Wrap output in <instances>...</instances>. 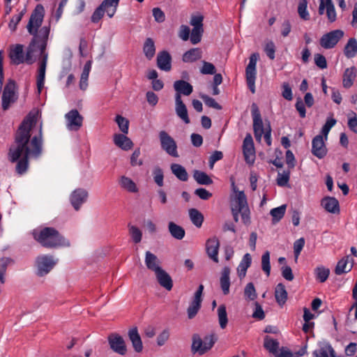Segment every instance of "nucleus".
I'll return each mask as SVG.
<instances>
[{
  "mask_svg": "<svg viewBox=\"0 0 357 357\" xmlns=\"http://www.w3.org/2000/svg\"><path fill=\"white\" fill-rule=\"evenodd\" d=\"M66 126L69 131L79 130L83 124V116L74 109L65 114Z\"/></svg>",
  "mask_w": 357,
  "mask_h": 357,
  "instance_id": "11",
  "label": "nucleus"
},
{
  "mask_svg": "<svg viewBox=\"0 0 357 357\" xmlns=\"http://www.w3.org/2000/svg\"><path fill=\"white\" fill-rule=\"evenodd\" d=\"M159 139L162 149L169 155L174 158L179 156L176 142L166 131L161 130L159 132Z\"/></svg>",
  "mask_w": 357,
  "mask_h": 357,
  "instance_id": "8",
  "label": "nucleus"
},
{
  "mask_svg": "<svg viewBox=\"0 0 357 357\" xmlns=\"http://www.w3.org/2000/svg\"><path fill=\"white\" fill-rule=\"evenodd\" d=\"M344 31L340 29L331 31L324 34L320 38V45L324 49L333 48L344 36Z\"/></svg>",
  "mask_w": 357,
  "mask_h": 357,
  "instance_id": "10",
  "label": "nucleus"
},
{
  "mask_svg": "<svg viewBox=\"0 0 357 357\" xmlns=\"http://www.w3.org/2000/svg\"><path fill=\"white\" fill-rule=\"evenodd\" d=\"M153 16L155 22L162 23L165 20V13L160 8H154L152 10Z\"/></svg>",
  "mask_w": 357,
  "mask_h": 357,
  "instance_id": "64",
  "label": "nucleus"
},
{
  "mask_svg": "<svg viewBox=\"0 0 357 357\" xmlns=\"http://www.w3.org/2000/svg\"><path fill=\"white\" fill-rule=\"evenodd\" d=\"M325 138L318 135L312 141V153L319 159L324 158L327 154V148L325 144Z\"/></svg>",
  "mask_w": 357,
  "mask_h": 357,
  "instance_id": "15",
  "label": "nucleus"
},
{
  "mask_svg": "<svg viewBox=\"0 0 357 357\" xmlns=\"http://www.w3.org/2000/svg\"><path fill=\"white\" fill-rule=\"evenodd\" d=\"M57 261L52 256L41 255L36 259V274L40 277L47 275L56 265Z\"/></svg>",
  "mask_w": 357,
  "mask_h": 357,
  "instance_id": "9",
  "label": "nucleus"
},
{
  "mask_svg": "<svg viewBox=\"0 0 357 357\" xmlns=\"http://www.w3.org/2000/svg\"><path fill=\"white\" fill-rule=\"evenodd\" d=\"M204 290V286L200 284L195 293L193 299L187 309L188 317L190 319H193L199 312L202 301V296Z\"/></svg>",
  "mask_w": 357,
  "mask_h": 357,
  "instance_id": "14",
  "label": "nucleus"
},
{
  "mask_svg": "<svg viewBox=\"0 0 357 357\" xmlns=\"http://www.w3.org/2000/svg\"><path fill=\"white\" fill-rule=\"evenodd\" d=\"M316 279L320 282H324L328 278L330 270L323 266H317L314 269Z\"/></svg>",
  "mask_w": 357,
  "mask_h": 357,
  "instance_id": "47",
  "label": "nucleus"
},
{
  "mask_svg": "<svg viewBox=\"0 0 357 357\" xmlns=\"http://www.w3.org/2000/svg\"><path fill=\"white\" fill-rule=\"evenodd\" d=\"M9 57L11 63L15 65H19L26 61V56L24 54V46L20 44L10 47Z\"/></svg>",
  "mask_w": 357,
  "mask_h": 357,
  "instance_id": "19",
  "label": "nucleus"
},
{
  "mask_svg": "<svg viewBox=\"0 0 357 357\" xmlns=\"http://www.w3.org/2000/svg\"><path fill=\"white\" fill-rule=\"evenodd\" d=\"M349 256H347L340 259L335 267V272L337 275H341L344 273L350 271L352 268V264H349Z\"/></svg>",
  "mask_w": 357,
  "mask_h": 357,
  "instance_id": "40",
  "label": "nucleus"
},
{
  "mask_svg": "<svg viewBox=\"0 0 357 357\" xmlns=\"http://www.w3.org/2000/svg\"><path fill=\"white\" fill-rule=\"evenodd\" d=\"M204 29H192L190 34V41L193 45L199 43L202 40Z\"/></svg>",
  "mask_w": 357,
  "mask_h": 357,
  "instance_id": "59",
  "label": "nucleus"
},
{
  "mask_svg": "<svg viewBox=\"0 0 357 357\" xmlns=\"http://www.w3.org/2000/svg\"><path fill=\"white\" fill-rule=\"evenodd\" d=\"M321 206L328 213L338 214L340 204L338 200L333 197H325L321 201Z\"/></svg>",
  "mask_w": 357,
  "mask_h": 357,
  "instance_id": "22",
  "label": "nucleus"
},
{
  "mask_svg": "<svg viewBox=\"0 0 357 357\" xmlns=\"http://www.w3.org/2000/svg\"><path fill=\"white\" fill-rule=\"evenodd\" d=\"M168 229L172 236L176 239L181 240L185 236L184 229L173 222H169Z\"/></svg>",
  "mask_w": 357,
  "mask_h": 357,
  "instance_id": "38",
  "label": "nucleus"
},
{
  "mask_svg": "<svg viewBox=\"0 0 357 357\" xmlns=\"http://www.w3.org/2000/svg\"><path fill=\"white\" fill-rule=\"evenodd\" d=\"M233 193L230 196L231 211H240L242 222L245 225L250 223V211L248 207L247 197L243 191L238 190L234 182L231 183Z\"/></svg>",
  "mask_w": 357,
  "mask_h": 357,
  "instance_id": "4",
  "label": "nucleus"
},
{
  "mask_svg": "<svg viewBox=\"0 0 357 357\" xmlns=\"http://www.w3.org/2000/svg\"><path fill=\"white\" fill-rule=\"evenodd\" d=\"M91 69V61H88L84 66L79 83V89L82 91H85L88 87V80Z\"/></svg>",
  "mask_w": 357,
  "mask_h": 357,
  "instance_id": "33",
  "label": "nucleus"
},
{
  "mask_svg": "<svg viewBox=\"0 0 357 357\" xmlns=\"http://www.w3.org/2000/svg\"><path fill=\"white\" fill-rule=\"evenodd\" d=\"M244 295L250 301H254L257 298V292L253 283L249 282L245 287Z\"/></svg>",
  "mask_w": 357,
  "mask_h": 357,
  "instance_id": "53",
  "label": "nucleus"
},
{
  "mask_svg": "<svg viewBox=\"0 0 357 357\" xmlns=\"http://www.w3.org/2000/svg\"><path fill=\"white\" fill-rule=\"evenodd\" d=\"M218 322L222 329L226 328L228 323L227 313L225 305H220L217 310Z\"/></svg>",
  "mask_w": 357,
  "mask_h": 357,
  "instance_id": "45",
  "label": "nucleus"
},
{
  "mask_svg": "<svg viewBox=\"0 0 357 357\" xmlns=\"http://www.w3.org/2000/svg\"><path fill=\"white\" fill-rule=\"evenodd\" d=\"M170 333L169 329L163 330L157 337V344L160 347L163 346L169 340Z\"/></svg>",
  "mask_w": 357,
  "mask_h": 357,
  "instance_id": "62",
  "label": "nucleus"
},
{
  "mask_svg": "<svg viewBox=\"0 0 357 357\" xmlns=\"http://www.w3.org/2000/svg\"><path fill=\"white\" fill-rule=\"evenodd\" d=\"M45 16V8L43 5L38 4L31 14L29 20L26 25L29 33L33 36L26 53V62L29 64L33 63L38 55L42 56L39 63L38 73L37 76V90L40 94L44 87L45 70L47 63L48 54L45 52L46 40L50 33V27L43 26L38 31L41 26Z\"/></svg>",
  "mask_w": 357,
  "mask_h": 357,
  "instance_id": "2",
  "label": "nucleus"
},
{
  "mask_svg": "<svg viewBox=\"0 0 357 357\" xmlns=\"http://www.w3.org/2000/svg\"><path fill=\"white\" fill-rule=\"evenodd\" d=\"M26 12V9H23L18 14L12 17L8 24V28L11 31H15L17 29L18 23L22 20L23 15Z\"/></svg>",
  "mask_w": 357,
  "mask_h": 357,
  "instance_id": "50",
  "label": "nucleus"
},
{
  "mask_svg": "<svg viewBox=\"0 0 357 357\" xmlns=\"http://www.w3.org/2000/svg\"><path fill=\"white\" fill-rule=\"evenodd\" d=\"M357 70L354 66L347 68L343 73L342 85L344 88L351 87L356 77Z\"/></svg>",
  "mask_w": 357,
  "mask_h": 357,
  "instance_id": "30",
  "label": "nucleus"
},
{
  "mask_svg": "<svg viewBox=\"0 0 357 357\" xmlns=\"http://www.w3.org/2000/svg\"><path fill=\"white\" fill-rule=\"evenodd\" d=\"M307 0H300L298 6V13L300 17L304 20L310 19V14L307 10Z\"/></svg>",
  "mask_w": 357,
  "mask_h": 357,
  "instance_id": "49",
  "label": "nucleus"
},
{
  "mask_svg": "<svg viewBox=\"0 0 357 357\" xmlns=\"http://www.w3.org/2000/svg\"><path fill=\"white\" fill-rule=\"evenodd\" d=\"M108 342L110 348L116 354L125 355L127 348L123 338L116 333H112L108 337Z\"/></svg>",
  "mask_w": 357,
  "mask_h": 357,
  "instance_id": "17",
  "label": "nucleus"
},
{
  "mask_svg": "<svg viewBox=\"0 0 357 357\" xmlns=\"http://www.w3.org/2000/svg\"><path fill=\"white\" fill-rule=\"evenodd\" d=\"M33 238L45 248L69 247L70 241L59 234L52 227H45L41 230L33 231Z\"/></svg>",
  "mask_w": 357,
  "mask_h": 357,
  "instance_id": "3",
  "label": "nucleus"
},
{
  "mask_svg": "<svg viewBox=\"0 0 357 357\" xmlns=\"http://www.w3.org/2000/svg\"><path fill=\"white\" fill-rule=\"evenodd\" d=\"M193 177L200 185H210L213 183L212 179L205 172L199 170L193 172Z\"/></svg>",
  "mask_w": 357,
  "mask_h": 357,
  "instance_id": "44",
  "label": "nucleus"
},
{
  "mask_svg": "<svg viewBox=\"0 0 357 357\" xmlns=\"http://www.w3.org/2000/svg\"><path fill=\"white\" fill-rule=\"evenodd\" d=\"M157 66L159 69L168 72L172 68V56L167 51H162L157 56Z\"/></svg>",
  "mask_w": 357,
  "mask_h": 357,
  "instance_id": "24",
  "label": "nucleus"
},
{
  "mask_svg": "<svg viewBox=\"0 0 357 357\" xmlns=\"http://www.w3.org/2000/svg\"><path fill=\"white\" fill-rule=\"evenodd\" d=\"M261 268L267 276L270 275L271 264H270V252L266 251L261 256Z\"/></svg>",
  "mask_w": 357,
  "mask_h": 357,
  "instance_id": "51",
  "label": "nucleus"
},
{
  "mask_svg": "<svg viewBox=\"0 0 357 357\" xmlns=\"http://www.w3.org/2000/svg\"><path fill=\"white\" fill-rule=\"evenodd\" d=\"M157 281L161 287L170 291L173 287V281L170 275L162 268L155 273Z\"/></svg>",
  "mask_w": 357,
  "mask_h": 357,
  "instance_id": "25",
  "label": "nucleus"
},
{
  "mask_svg": "<svg viewBox=\"0 0 357 357\" xmlns=\"http://www.w3.org/2000/svg\"><path fill=\"white\" fill-rule=\"evenodd\" d=\"M251 112L253 119V129L255 137L257 140L260 141L263 134L264 133V132H266V130L264 128L262 119L257 104H252Z\"/></svg>",
  "mask_w": 357,
  "mask_h": 357,
  "instance_id": "12",
  "label": "nucleus"
},
{
  "mask_svg": "<svg viewBox=\"0 0 357 357\" xmlns=\"http://www.w3.org/2000/svg\"><path fill=\"white\" fill-rule=\"evenodd\" d=\"M189 217L192 224L199 228L202 227L204 221V215L196 208L189 210Z\"/></svg>",
  "mask_w": 357,
  "mask_h": 357,
  "instance_id": "42",
  "label": "nucleus"
},
{
  "mask_svg": "<svg viewBox=\"0 0 357 357\" xmlns=\"http://www.w3.org/2000/svg\"><path fill=\"white\" fill-rule=\"evenodd\" d=\"M217 337L214 333L206 335L202 340L199 335L192 336V342L191 346L192 353L199 355H203L210 350L217 341Z\"/></svg>",
  "mask_w": 357,
  "mask_h": 357,
  "instance_id": "5",
  "label": "nucleus"
},
{
  "mask_svg": "<svg viewBox=\"0 0 357 357\" xmlns=\"http://www.w3.org/2000/svg\"><path fill=\"white\" fill-rule=\"evenodd\" d=\"M88 195V192L83 188H77L70 194V201L75 210H79L81 206L86 202Z\"/></svg>",
  "mask_w": 357,
  "mask_h": 357,
  "instance_id": "18",
  "label": "nucleus"
},
{
  "mask_svg": "<svg viewBox=\"0 0 357 357\" xmlns=\"http://www.w3.org/2000/svg\"><path fill=\"white\" fill-rule=\"evenodd\" d=\"M128 337L132 342L134 350L137 353L141 352L143 349V344L137 327L129 330Z\"/></svg>",
  "mask_w": 357,
  "mask_h": 357,
  "instance_id": "29",
  "label": "nucleus"
},
{
  "mask_svg": "<svg viewBox=\"0 0 357 357\" xmlns=\"http://www.w3.org/2000/svg\"><path fill=\"white\" fill-rule=\"evenodd\" d=\"M144 263L146 268L154 273L162 269L160 260L155 254L150 251L145 252Z\"/></svg>",
  "mask_w": 357,
  "mask_h": 357,
  "instance_id": "20",
  "label": "nucleus"
},
{
  "mask_svg": "<svg viewBox=\"0 0 357 357\" xmlns=\"http://www.w3.org/2000/svg\"><path fill=\"white\" fill-rule=\"evenodd\" d=\"M305 245V239L303 238H300L296 240L294 243V254L295 261L296 262L298 257Z\"/></svg>",
  "mask_w": 357,
  "mask_h": 357,
  "instance_id": "57",
  "label": "nucleus"
},
{
  "mask_svg": "<svg viewBox=\"0 0 357 357\" xmlns=\"http://www.w3.org/2000/svg\"><path fill=\"white\" fill-rule=\"evenodd\" d=\"M116 122L119 126V129L123 134L128 132L129 122L128 121L121 115L116 116Z\"/></svg>",
  "mask_w": 357,
  "mask_h": 357,
  "instance_id": "55",
  "label": "nucleus"
},
{
  "mask_svg": "<svg viewBox=\"0 0 357 357\" xmlns=\"http://www.w3.org/2000/svg\"><path fill=\"white\" fill-rule=\"evenodd\" d=\"M143 52L145 56L149 60H151L153 58L155 54V47L154 41L152 38H148L146 39L143 47Z\"/></svg>",
  "mask_w": 357,
  "mask_h": 357,
  "instance_id": "39",
  "label": "nucleus"
},
{
  "mask_svg": "<svg viewBox=\"0 0 357 357\" xmlns=\"http://www.w3.org/2000/svg\"><path fill=\"white\" fill-rule=\"evenodd\" d=\"M175 112L176 115L186 124L190 123V121L188 114V109L183 103L181 97L178 95L175 96Z\"/></svg>",
  "mask_w": 357,
  "mask_h": 357,
  "instance_id": "23",
  "label": "nucleus"
},
{
  "mask_svg": "<svg viewBox=\"0 0 357 357\" xmlns=\"http://www.w3.org/2000/svg\"><path fill=\"white\" fill-rule=\"evenodd\" d=\"M129 234L135 243H139L142 238V231L136 226L128 225Z\"/></svg>",
  "mask_w": 357,
  "mask_h": 357,
  "instance_id": "48",
  "label": "nucleus"
},
{
  "mask_svg": "<svg viewBox=\"0 0 357 357\" xmlns=\"http://www.w3.org/2000/svg\"><path fill=\"white\" fill-rule=\"evenodd\" d=\"M287 209V205L282 204L279 207L271 210L270 215L272 216L273 223L279 222L284 215Z\"/></svg>",
  "mask_w": 357,
  "mask_h": 357,
  "instance_id": "43",
  "label": "nucleus"
},
{
  "mask_svg": "<svg viewBox=\"0 0 357 357\" xmlns=\"http://www.w3.org/2000/svg\"><path fill=\"white\" fill-rule=\"evenodd\" d=\"M314 357H333L335 351L331 345L327 342H321L319 344V348L314 351Z\"/></svg>",
  "mask_w": 357,
  "mask_h": 357,
  "instance_id": "27",
  "label": "nucleus"
},
{
  "mask_svg": "<svg viewBox=\"0 0 357 357\" xmlns=\"http://www.w3.org/2000/svg\"><path fill=\"white\" fill-rule=\"evenodd\" d=\"M200 97L207 106L216 109H222L221 106L215 101L214 98H211L207 95H201Z\"/></svg>",
  "mask_w": 357,
  "mask_h": 357,
  "instance_id": "61",
  "label": "nucleus"
},
{
  "mask_svg": "<svg viewBox=\"0 0 357 357\" xmlns=\"http://www.w3.org/2000/svg\"><path fill=\"white\" fill-rule=\"evenodd\" d=\"M243 152L246 163L252 165L255 160V150L250 135H247L243 140Z\"/></svg>",
  "mask_w": 357,
  "mask_h": 357,
  "instance_id": "16",
  "label": "nucleus"
},
{
  "mask_svg": "<svg viewBox=\"0 0 357 357\" xmlns=\"http://www.w3.org/2000/svg\"><path fill=\"white\" fill-rule=\"evenodd\" d=\"M344 55L350 59L357 54V40L354 38L348 40L344 50Z\"/></svg>",
  "mask_w": 357,
  "mask_h": 357,
  "instance_id": "37",
  "label": "nucleus"
},
{
  "mask_svg": "<svg viewBox=\"0 0 357 357\" xmlns=\"http://www.w3.org/2000/svg\"><path fill=\"white\" fill-rule=\"evenodd\" d=\"M174 89L176 91L175 96L178 95L180 97H181V95L190 96L193 91L192 86L184 80H177L174 82Z\"/></svg>",
  "mask_w": 357,
  "mask_h": 357,
  "instance_id": "26",
  "label": "nucleus"
},
{
  "mask_svg": "<svg viewBox=\"0 0 357 357\" xmlns=\"http://www.w3.org/2000/svg\"><path fill=\"white\" fill-rule=\"evenodd\" d=\"M204 16L201 14L192 15L190 24L193 29H203Z\"/></svg>",
  "mask_w": 357,
  "mask_h": 357,
  "instance_id": "56",
  "label": "nucleus"
},
{
  "mask_svg": "<svg viewBox=\"0 0 357 357\" xmlns=\"http://www.w3.org/2000/svg\"><path fill=\"white\" fill-rule=\"evenodd\" d=\"M17 99L15 95V84L13 80H9L6 84L2 95V108L4 111L7 110L11 103H13Z\"/></svg>",
  "mask_w": 357,
  "mask_h": 357,
  "instance_id": "13",
  "label": "nucleus"
},
{
  "mask_svg": "<svg viewBox=\"0 0 357 357\" xmlns=\"http://www.w3.org/2000/svg\"><path fill=\"white\" fill-rule=\"evenodd\" d=\"M216 72L215 66L207 61H202V67L200 68V73L203 75H214Z\"/></svg>",
  "mask_w": 357,
  "mask_h": 357,
  "instance_id": "58",
  "label": "nucleus"
},
{
  "mask_svg": "<svg viewBox=\"0 0 357 357\" xmlns=\"http://www.w3.org/2000/svg\"><path fill=\"white\" fill-rule=\"evenodd\" d=\"M275 297L277 303L282 306L287 300V292L283 284L279 283L275 289Z\"/></svg>",
  "mask_w": 357,
  "mask_h": 357,
  "instance_id": "36",
  "label": "nucleus"
},
{
  "mask_svg": "<svg viewBox=\"0 0 357 357\" xmlns=\"http://www.w3.org/2000/svg\"><path fill=\"white\" fill-rule=\"evenodd\" d=\"M202 58V51L199 48H192L185 52L182 57L185 63L195 62Z\"/></svg>",
  "mask_w": 357,
  "mask_h": 357,
  "instance_id": "35",
  "label": "nucleus"
},
{
  "mask_svg": "<svg viewBox=\"0 0 357 357\" xmlns=\"http://www.w3.org/2000/svg\"><path fill=\"white\" fill-rule=\"evenodd\" d=\"M220 247V243L216 237L208 238L206 243V252L214 262H218V250Z\"/></svg>",
  "mask_w": 357,
  "mask_h": 357,
  "instance_id": "21",
  "label": "nucleus"
},
{
  "mask_svg": "<svg viewBox=\"0 0 357 357\" xmlns=\"http://www.w3.org/2000/svg\"><path fill=\"white\" fill-rule=\"evenodd\" d=\"M119 2V0H104L93 12L91 21L94 23L99 22L105 13L109 17H112L116 11Z\"/></svg>",
  "mask_w": 357,
  "mask_h": 357,
  "instance_id": "6",
  "label": "nucleus"
},
{
  "mask_svg": "<svg viewBox=\"0 0 357 357\" xmlns=\"http://www.w3.org/2000/svg\"><path fill=\"white\" fill-rule=\"evenodd\" d=\"M289 176L290 173L288 171H284L282 173H278L277 177V184L281 187L287 185L289 181Z\"/></svg>",
  "mask_w": 357,
  "mask_h": 357,
  "instance_id": "60",
  "label": "nucleus"
},
{
  "mask_svg": "<svg viewBox=\"0 0 357 357\" xmlns=\"http://www.w3.org/2000/svg\"><path fill=\"white\" fill-rule=\"evenodd\" d=\"M230 268L227 266L223 268L220 279L221 289L225 295L229 293L230 287Z\"/></svg>",
  "mask_w": 357,
  "mask_h": 357,
  "instance_id": "31",
  "label": "nucleus"
},
{
  "mask_svg": "<svg viewBox=\"0 0 357 357\" xmlns=\"http://www.w3.org/2000/svg\"><path fill=\"white\" fill-rule=\"evenodd\" d=\"M43 121L38 110L31 111L20 124L10 147L8 158L17 162L16 172L22 175L29 168V159H38L43 153Z\"/></svg>",
  "mask_w": 357,
  "mask_h": 357,
  "instance_id": "1",
  "label": "nucleus"
},
{
  "mask_svg": "<svg viewBox=\"0 0 357 357\" xmlns=\"http://www.w3.org/2000/svg\"><path fill=\"white\" fill-rule=\"evenodd\" d=\"M259 58L258 53H253L249 58V63L245 68V77L248 86L252 93H255V80L257 75V63Z\"/></svg>",
  "mask_w": 357,
  "mask_h": 357,
  "instance_id": "7",
  "label": "nucleus"
},
{
  "mask_svg": "<svg viewBox=\"0 0 357 357\" xmlns=\"http://www.w3.org/2000/svg\"><path fill=\"white\" fill-rule=\"evenodd\" d=\"M140 155V149H136L131 155L130 157V164L132 166H141L143 165V162L142 160H139V157Z\"/></svg>",
  "mask_w": 357,
  "mask_h": 357,
  "instance_id": "63",
  "label": "nucleus"
},
{
  "mask_svg": "<svg viewBox=\"0 0 357 357\" xmlns=\"http://www.w3.org/2000/svg\"><path fill=\"white\" fill-rule=\"evenodd\" d=\"M119 184L121 188L129 192L136 193L139 190L136 183L130 178L126 176L120 177Z\"/></svg>",
  "mask_w": 357,
  "mask_h": 357,
  "instance_id": "32",
  "label": "nucleus"
},
{
  "mask_svg": "<svg viewBox=\"0 0 357 357\" xmlns=\"http://www.w3.org/2000/svg\"><path fill=\"white\" fill-rule=\"evenodd\" d=\"M13 263V260L9 257L0 259V283L3 284L6 281V274L8 266Z\"/></svg>",
  "mask_w": 357,
  "mask_h": 357,
  "instance_id": "41",
  "label": "nucleus"
},
{
  "mask_svg": "<svg viewBox=\"0 0 357 357\" xmlns=\"http://www.w3.org/2000/svg\"><path fill=\"white\" fill-rule=\"evenodd\" d=\"M153 176L154 182L159 186L164 185V174L162 169L160 167H155L153 170Z\"/></svg>",
  "mask_w": 357,
  "mask_h": 357,
  "instance_id": "52",
  "label": "nucleus"
},
{
  "mask_svg": "<svg viewBox=\"0 0 357 357\" xmlns=\"http://www.w3.org/2000/svg\"><path fill=\"white\" fill-rule=\"evenodd\" d=\"M264 347L269 352L276 354L279 348V342L268 335L264 337Z\"/></svg>",
  "mask_w": 357,
  "mask_h": 357,
  "instance_id": "46",
  "label": "nucleus"
},
{
  "mask_svg": "<svg viewBox=\"0 0 357 357\" xmlns=\"http://www.w3.org/2000/svg\"><path fill=\"white\" fill-rule=\"evenodd\" d=\"M114 143L116 146L124 151H128L133 146V143L126 134H115Z\"/></svg>",
  "mask_w": 357,
  "mask_h": 357,
  "instance_id": "28",
  "label": "nucleus"
},
{
  "mask_svg": "<svg viewBox=\"0 0 357 357\" xmlns=\"http://www.w3.org/2000/svg\"><path fill=\"white\" fill-rule=\"evenodd\" d=\"M172 173L180 181H187L188 179V174L181 165L173 163L170 166Z\"/></svg>",
  "mask_w": 357,
  "mask_h": 357,
  "instance_id": "34",
  "label": "nucleus"
},
{
  "mask_svg": "<svg viewBox=\"0 0 357 357\" xmlns=\"http://www.w3.org/2000/svg\"><path fill=\"white\" fill-rule=\"evenodd\" d=\"M336 120L334 119H328L325 124L321 128V134L324 138L325 140L328 139V135L331 130V129L335 125Z\"/></svg>",
  "mask_w": 357,
  "mask_h": 357,
  "instance_id": "54",
  "label": "nucleus"
}]
</instances>
